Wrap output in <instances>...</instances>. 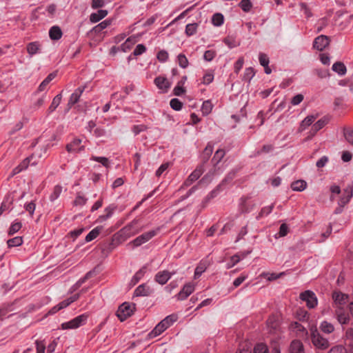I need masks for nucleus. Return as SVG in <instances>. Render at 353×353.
I'll return each instance as SVG.
<instances>
[{
    "instance_id": "nucleus-16",
    "label": "nucleus",
    "mask_w": 353,
    "mask_h": 353,
    "mask_svg": "<svg viewBox=\"0 0 353 353\" xmlns=\"http://www.w3.org/2000/svg\"><path fill=\"white\" fill-rule=\"evenodd\" d=\"M171 275L168 271L159 272L155 276V281L161 285H164L170 279Z\"/></svg>"
},
{
    "instance_id": "nucleus-56",
    "label": "nucleus",
    "mask_w": 353,
    "mask_h": 353,
    "mask_svg": "<svg viewBox=\"0 0 353 353\" xmlns=\"http://www.w3.org/2000/svg\"><path fill=\"white\" fill-rule=\"evenodd\" d=\"M260 64L262 66H267L269 64V58L265 53H260L259 57Z\"/></svg>"
},
{
    "instance_id": "nucleus-3",
    "label": "nucleus",
    "mask_w": 353,
    "mask_h": 353,
    "mask_svg": "<svg viewBox=\"0 0 353 353\" xmlns=\"http://www.w3.org/2000/svg\"><path fill=\"white\" fill-rule=\"evenodd\" d=\"M132 314V309L128 302H124L120 305L116 312L117 316L121 322L125 321Z\"/></svg>"
},
{
    "instance_id": "nucleus-26",
    "label": "nucleus",
    "mask_w": 353,
    "mask_h": 353,
    "mask_svg": "<svg viewBox=\"0 0 353 353\" xmlns=\"http://www.w3.org/2000/svg\"><path fill=\"white\" fill-rule=\"evenodd\" d=\"M307 183L303 180H297L291 184V188L294 191H303L306 188Z\"/></svg>"
},
{
    "instance_id": "nucleus-53",
    "label": "nucleus",
    "mask_w": 353,
    "mask_h": 353,
    "mask_svg": "<svg viewBox=\"0 0 353 353\" xmlns=\"http://www.w3.org/2000/svg\"><path fill=\"white\" fill-rule=\"evenodd\" d=\"M168 57L169 55L168 52L163 50H160L157 54V59L161 62L166 61L168 59Z\"/></svg>"
},
{
    "instance_id": "nucleus-27",
    "label": "nucleus",
    "mask_w": 353,
    "mask_h": 353,
    "mask_svg": "<svg viewBox=\"0 0 353 353\" xmlns=\"http://www.w3.org/2000/svg\"><path fill=\"white\" fill-rule=\"evenodd\" d=\"M332 70L339 75H344L346 73V67L342 62H336L332 65Z\"/></svg>"
},
{
    "instance_id": "nucleus-9",
    "label": "nucleus",
    "mask_w": 353,
    "mask_h": 353,
    "mask_svg": "<svg viewBox=\"0 0 353 353\" xmlns=\"http://www.w3.org/2000/svg\"><path fill=\"white\" fill-rule=\"evenodd\" d=\"M204 172V168L203 165H199L188 176L183 183V185L188 187L190 186L193 182L196 181Z\"/></svg>"
},
{
    "instance_id": "nucleus-21",
    "label": "nucleus",
    "mask_w": 353,
    "mask_h": 353,
    "mask_svg": "<svg viewBox=\"0 0 353 353\" xmlns=\"http://www.w3.org/2000/svg\"><path fill=\"white\" fill-rule=\"evenodd\" d=\"M303 351V345L301 341L294 340L290 344V353H301Z\"/></svg>"
},
{
    "instance_id": "nucleus-30",
    "label": "nucleus",
    "mask_w": 353,
    "mask_h": 353,
    "mask_svg": "<svg viewBox=\"0 0 353 353\" xmlns=\"http://www.w3.org/2000/svg\"><path fill=\"white\" fill-rule=\"evenodd\" d=\"M62 96L61 94H59L55 96L52 101L51 105L48 108V113H51L56 110L61 101Z\"/></svg>"
},
{
    "instance_id": "nucleus-59",
    "label": "nucleus",
    "mask_w": 353,
    "mask_h": 353,
    "mask_svg": "<svg viewBox=\"0 0 353 353\" xmlns=\"http://www.w3.org/2000/svg\"><path fill=\"white\" fill-rule=\"evenodd\" d=\"M35 344L37 347V353H45L46 344L43 343V341H36Z\"/></svg>"
},
{
    "instance_id": "nucleus-60",
    "label": "nucleus",
    "mask_w": 353,
    "mask_h": 353,
    "mask_svg": "<svg viewBox=\"0 0 353 353\" xmlns=\"http://www.w3.org/2000/svg\"><path fill=\"white\" fill-rule=\"evenodd\" d=\"M273 150V145L270 144L264 145L261 150H258L256 153V155H260L262 153H268Z\"/></svg>"
},
{
    "instance_id": "nucleus-31",
    "label": "nucleus",
    "mask_w": 353,
    "mask_h": 353,
    "mask_svg": "<svg viewBox=\"0 0 353 353\" xmlns=\"http://www.w3.org/2000/svg\"><path fill=\"white\" fill-rule=\"evenodd\" d=\"M23 243V238L21 236H15L8 240L7 244L9 248L17 247Z\"/></svg>"
},
{
    "instance_id": "nucleus-18",
    "label": "nucleus",
    "mask_w": 353,
    "mask_h": 353,
    "mask_svg": "<svg viewBox=\"0 0 353 353\" xmlns=\"http://www.w3.org/2000/svg\"><path fill=\"white\" fill-rule=\"evenodd\" d=\"M154 83L161 90H163L165 92L170 88V84L168 79L163 77H157L154 79Z\"/></svg>"
},
{
    "instance_id": "nucleus-58",
    "label": "nucleus",
    "mask_w": 353,
    "mask_h": 353,
    "mask_svg": "<svg viewBox=\"0 0 353 353\" xmlns=\"http://www.w3.org/2000/svg\"><path fill=\"white\" fill-rule=\"evenodd\" d=\"M36 208V204L34 201L28 203L25 205V209L30 216H32Z\"/></svg>"
},
{
    "instance_id": "nucleus-38",
    "label": "nucleus",
    "mask_w": 353,
    "mask_h": 353,
    "mask_svg": "<svg viewBox=\"0 0 353 353\" xmlns=\"http://www.w3.org/2000/svg\"><path fill=\"white\" fill-rule=\"evenodd\" d=\"M62 192V187L59 185H56L54 188L52 193L50 196V200L51 201H55L60 196Z\"/></svg>"
},
{
    "instance_id": "nucleus-57",
    "label": "nucleus",
    "mask_w": 353,
    "mask_h": 353,
    "mask_svg": "<svg viewBox=\"0 0 353 353\" xmlns=\"http://www.w3.org/2000/svg\"><path fill=\"white\" fill-rule=\"evenodd\" d=\"M216 52L212 50H209L205 52L203 58L207 61H211L215 57Z\"/></svg>"
},
{
    "instance_id": "nucleus-17",
    "label": "nucleus",
    "mask_w": 353,
    "mask_h": 353,
    "mask_svg": "<svg viewBox=\"0 0 353 353\" xmlns=\"http://www.w3.org/2000/svg\"><path fill=\"white\" fill-rule=\"evenodd\" d=\"M168 327L162 322H159L155 327L148 334V336L150 339L154 338L156 336H159L162 332H163Z\"/></svg>"
},
{
    "instance_id": "nucleus-48",
    "label": "nucleus",
    "mask_w": 353,
    "mask_h": 353,
    "mask_svg": "<svg viewBox=\"0 0 353 353\" xmlns=\"http://www.w3.org/2000/svg\"><path fill=\"white\" fill-rule=\"evenodd\" d=\"M178 63L179 66H181L183 68H185L188 65V60L187 57L183 54H179L178 57Z\"/></svg>"
},
{
    "instance_id": "nucleus-42",
    "label": "nucleus",
    "mask_w": 353,
    "mask_h": 353,
    "mask_svg": "<svg viewBox=\"0 0 353 353\" xmlns=\"http://www.w3.org/2000/svg\"><path fill=\"white\" fill-rule=\"evenodd\" d=\"M22 227L21 222H14L8 230V235L11 236L17 232Z\"/></svg>"
},
{
    "instance_id": "nucleus-34",
    "label": "nucleus",
    "mask_w": 353,
    "mask_h": 353,
    "mask_svg": "<svg viewBox=\"0 0 353 353\" xmlns=\"http://www.w3.org/2000/svg\"><path fill=\"white\" fill-rule=\"evenodd\" d=\"M213 152V146L211 143H208L203 152V159L206 162Z\"/></svg>"
},
{
    "instance_id": "nucleus-1",
    "label": "nucleus",
    "mask_w": 353,
    "mask_h": 353,
    "mask_svg": "<svg viewBox=\"0 0 353 353\" xmlns=\"http://www.w3.org/2000/svg\"><path fill=\"white\" fill-rule=\"evenodd\" d=\"M310 332L312 343L316 347L322 350L328 347V341L320 335L315 326L311 327Z\"/></svg>"
},
{
    "instance_id": "nucleus-43",
    "label": "nucleus",
    "mask_w": 353,
    "mask_h": 353,
    "mask_svg": "<svg viewBox=\"0 0 353 353\" xmlns=\"http://www.w3.org/2000/svg\"><path fill=\"white\" fill-rule=\"evenodd\" d=\"M198 27L197 23H189L185 27V33L188 36H192L196 32V29Z\"/></svg>"
},
{
    "instance_id": "nucleus-63",
    "label": "nucleus",
    "mask_w": 353,
    "mask_h": 353,
    "mask_svg": "<svg viewBox=\"0 0 353 353\" xmlns=\"http://www.w3.org/2000/svg\"><path fill=\"white\" fill-rule=\"evenodd\" d=\"M304 97L301 94H298L295 95L291 100V103L293 105H299L303 100Z\"/></svg>"
},
{
    "instance_id": "nucleus-22",
    "label": "nucleus",
    "mask_w": 353,
    "mask_h": 353,
    "mask_svg": "<svg viewBox=\"0 0 353 353\" xmlns=\"http://www.w3.org/2000/svg\"><path fill=\"white\" fill-rule=\"evenodd\" d=\"M209 263L208 261H201L195 269L194 278L197 279L198 277H199L201 275V274L205 271Z\"/></svg>"
},
{
    "instance_id": "nucleus-5",
    "label": "nucleus",
    "mask_w": 353,
    "mask_h": 353,
    "mask_svg": "<svg viewBox=\"0 0 353 353\" xmlns=\"http://www.w3.org/2000/svg\"><path fill=\"white\" fill-rule=\"evenodd\" d=\"M300 299L306 302L307 306L314 308L317 305V298L315 294L310 290L305 291L300 294Z\"/></svg>"
},
{
    "instance_id": "nucleus-23",
    "label": "nucleus",
    "mask_w": 353,
    "mask_h": 353,
    "mask_svg": "<svg viewBox=\"0 0 353 353\" xmlns=\"http://www.w3.org/2000/svg\"><path fill=\"white\" fill-rule=\"evenodd\" d=\"M40 47L41 45L38 41L30 42L27 45V52L32 56L39 52Z\"/></svg>"
},
{
    "instance_id": "nucleus-25",
    "label": "nucleus",
    "mask_w": 353,
    "mask_h": 353,
    "mask_svg": "<svg viewBox=\"0 0 353 353\" xmlns=\"http://www.w3.org/2000/svg\"><path fill=\"white\" fill-rule=\"evenodd\" d=\"M79 297V294H74L73 296L69 297L68 299L60 302L57 305L60 310H62L68 305H70L72 303L76 301Z\"/></svg>"
},
{
    "instance_id": "nucleus-11",
    "label": "nucleus",
    "mask_w": 353,
    "mask_h": 353,
    "mask_svg": "<svg viewBox=\"0 0 353 353\" xmlns=\"http://www.w3.org/2000/svg\"><path fill=\"white\" fill-rule=\"evenodd\" d=\"M330 43V39L325 35H321L314 39L313 46L315 49L322 51Z\"/></svg>"
},
{
    "instance_id": "nucleus-45",
    "label": "nucleus",
    "mask_w": 353,
    "mask_h": 353,
    "mask_svg": "<svg viewBox=\"0 0 353 353\" xmlns=\"http://www.w3.org/2000/svg\"><path fill=\"white\" fill-rule=\"evenodd\" d=\"M212 23L216 26H219L223 23V16L220 13H216L212 16Z\"/></svg>"
},
{
    "instance_id": "nucleus-49",
    "label": "nucleus",
    "mask_w": 353,
    "mask_h": 353,
    "mask_svg": "<svg viewBox=\"0 0 353 353\" xmlns=\"http://www.w3.org/2000/svg\"><path fill=\"white\" fill-rule=\"evenodd\" d=\"M171 108L175 110H180L183 103L178 99H172L170 102Z\"/></svg>"
},
{
    "instance_id": "nucleus-54",
    "label": "nucleus",
    "mask_w": 353,
    "mask_h": 353,
    "mask_svg": "<svg viewBox=\"0 0 353 353\" xmlns=\"http://www.w3.org/2000/svg\"><path fill=\"white\" fill-rule=\"evenodd\" d=\"M327 123V120L325 118L319 119L317 122H316L313 126L314 127L316 130H320L322 129Z\"/></svg>"
},
{
    "instance_id": "nucleus-7",
    "label": "nucleus",
    "mask_w": 353,
    "mask_h": 353,
    "mask_svg": "<svg viewBox=\"0 0 353 353\" xmlns=\"http://www.w3.org/2000/svg\"><path fill=\"white\" fill-rule=\"evenodd\" d=\"M267 325L270 333L275 334L276 337L279 336V319L278 316H270L267 321Z\"/></svg>"
},
{
    "instance_id": "nucleus-40",
    "label": "nucleus",
    "mask_w": 353,
    "mask_h": 353,
    "mask_svg": "<svg viewBox=\"0 0 353 353\" xmlns=\"http://www.w3.org/2000/svg\"><path fill=\"white\" fill-rule=\"evenodd\" d=\"M274 204L263 208L261 212H259V215L256 216V219H260L263 216L268 215L270 213L272 212Z\"/></svg>"
},
{
    "instance_id": "nucleus-14",
    "label": "nucleus",
    "mask_w": 353,
    "mask_h": 353,
    "mask_svg": "<svg viewBox=\"0 0 353 353\" xmlns=\"http://www.w3.org/2000/svg\"><path fill=\"white\" fill-rule=\"evenodd\" d=\"M152 289L146 283L139 285L134 291V296H146L152 293Z\"/></svg>"
},
{
    "instance_id": "nucleus-32",
    "label": "nucleus",
    "mask_w": 353,
    "mask_h": 353,
    "mask_svg": "<svg viewBox=\"0 0 353 353\" xmlns=\"http://www.w3.org/2000/svg\"><path fill=\"white\" fill-rule=\"evenodd\" d=\"M101 228H96L91 230L85 236V241L90 242L96 239L100 234Z\"/></svg>"
},
{
    "instance_id": "nucleus-39",
    "label": "nucleus",
    "mask_w": 353,
    "mask_h": 353,
    "mask_svg": "<svg viewBox=\"0 0 353 353\" xmlns=\"http://www.w3.org/2000/svg\"><path fill=\"white\" fill-rule=\"evenodd\" d=\"M252 348V344L250 341H245L240 344L239 353H243V352L251 353Z\"/></svg>"
},
{
    "instance_id": "nucleus-24",
    "label": "nucleus",
    "mask_w": 353,
    "mask_h": 353,
    "mask_svg": "<svg viewBox=\"0 0 353 353\" xmlns=\"http://www.w3.org/2000/svg\"><path fill=\"white\" fill-rule=\"evenodd\" d=\"M316 119V116L309 115L305 117L301 123L299 130L303 131L307 127L310 126Z\"/></svg>"
},
{
    "instance_id": "nucleus-8",
    "label": "nucleus",
    "mask_w": 353,
    "mask_h": 353,
    "mask_svg": "<svg viewBox=\"0 0 353 353\" xmlns=\"http://www.w3.org/2000/svg\"><path fill=\"white\" fill-rule=\"evenodd\" d=\"M85 85L79 87L77 88L74 92L71 94L68 103L67 104V111L70 110L72 105L76 104L80 99L82 93L85 90Z\"/></svg>"
},
{
    "instance_id": "nucleus-62",
    "label": "nucleus",
    "mask_w": 353,
    "mask_h": 353,
    "mask_svg": "<svg viewBox=\"0 0 353 353\" xmlns=\"http://www.w3.org/2000/svg\"><path fill=\"white\" fill-rule=\"evenodd\" d=\"M214 79V74L212 72H207L203 77V83L204 84H209L212 82Z\"/></svg>"
},
{
    "instance_id": "nucleus-20",
    "label": "nucleus",
    "mask_w": 353,
    "mask_h": 353,
    "mask_svg": "<svg viewBox=\"0 0 353 353\" xmlns=\"http://www.w3.org/2000/svg\"><path fill=\"white\" fill-rule=\"evenodd\" d=\"M62 34L61 29L57 26H52L49 30V36L52 40L60 39Z\"/></svg>"
},
{
    "instance_id": "nucleus-35",
    "label": "nucleus",
    "mask_w": 353,
    "mask_h": 353,
    "mask_svg": "<svg viewBox=\"0 0 353 353\" xmlns=\"http://www.w3.org/2000/svg\"><path fill=\"white\" fill-rule=\"evenodd\" d=\"M253 353H268V348L263 343H259L254 347Z\"/></svg>"
},
{
    "instance_id": "nucleus-13",
    "label": "nucleus",
    "mask_w": 353,
    "mask_h": 353,
    "mask_svg": "<svg viewBox=\"0 0 353 353\" xmlns=\"http://www.w3.org/2000/svg\"><path fill=\"white\" fill-rule=\"evenodd\" d=\"M155 235L156 232L154 230L142 234L141 235L139 236L135 239H134V246H139L142 245L143 243L149 241Z\"/></svg>"
},
{
    "instance_id": "nucleus-61",
    "label": "nucleus",
    "mask_w": 353,
    "mask_h": 353,
    "mask_svg": "<svg viewBox=\"0 0 353 353\" xmlns=\"http://www.w3.org/2000/svg\"><path fill=\"white\" fill-rule=\"evenodd\" d=\"M146 50V48L143 44H139L134 50V55H141Z\"/></svg>"
},
{
    "instance_id": "nucleus-51",
    "label": "nucleus",
    "mask_w": 353,
    "mask_h": 353,
    "mask_svg": "<svg viewBox=\"0 0 353 353\" xmlns=\"http://www.w3.org/2000/svg\"><path fill=\"white\" fill-rule=\"evenodd\" d=\"M254 76V70L252 68L245 69L243 74V79L250 81V79Z\"/></svg>"
},
{
    "instance_id": "nucleus-50",
    "label": "nucleus",
    "mask_w": 353,
    "mask_h": 353,
    "mask_svg": "<svg viewBox=\"0 0 353 353\" xmlns=\"http://www.w3.org/2000/svg\"><path fill=\"white\" fill-rule=\"evenodd\" d=\"M86 201H87V199L85 196L78 194L77 196V197L75 198V199L73 202V204L75 206H78V205L82 206L85 204Z\"/></svg>"
},
{
    "instance_id": "nucleus-47",
    "label": "nucleus",
    "mask_w": 353,
    "mask_h": 353,
    "mask_svg": "<svg viewBox=\"0 0 353 353\" xmlns=\"http://www.w3.org/2000/svg\"><path fill=\"white\" fill-rule=\"evenodd\" d=\"M212 109V105L210 101H205L203 102L202 107H201V111L203 114H208Z\"/></svg>"
},
{
    "instance_id": "nucleus-6",
    "label": "nucleus",
    "mask_w": 353,
    "mask_h": 353,
    "mask_svg": "<svg viewBox=\"0 0 353 353\" xmlns=\"http://www.w3.org/2000/svg\"><path fill=\"white\" fill-rule=\"evenodd\" d=\"M332 299L336 308H342L348 302L349 296L342 293L340 291H334L332 293Z\"/></svg>"
},
{
    "instance_id": "nucleus-4",
    "label": "nucleus",
    "mask_w": 353,
    "mask_h": 353,
    "mask_svg": "<svg viewBox=\"0 0 353 353\" xmlns=\"http://www.w3.org/2000/svg\"><path fill=\"white\" fill-rule=\"evenodd\" d=\"M132 49V37H128L124 43H123L121 46L117 47L113 46L110 49V54L112 55H115L117 52H121L124 53H128Z\"/></svg>"
},
{
    "instance_id": "nucleus-64",
    "label": "nucleus",
    "mask_w": 353,
    "mask_h": 353,
    "mask_svg": "<svg viewBox=\"0 0 353 353\" xmlns=\"http://www.w3.org/2000/svg\"><path fill=\"white\" fill-rule=\"evenodd\" d=\"M105 5L104 0H92L91 6L93 9H97L103 7Z\"/></svg>"
},
{
    "instance_id": "nucleus-19",
    "label": "nucleus",
    "mask_w": 353,
    "mask_h": 353,
    "mask_svg": "<svg viewBox=\"0 0 353 353\" xmlns=\"http://www.w3.org/2000/svg\"><path fill=\"white\" fill-rule=\"evenodd\" d=\"M108 10H99L97 12L92 13L90 16V21L92 23H97L108 15Z\"/></svg>"
},
{
    "instance_id": "nucleus-28",
    "label": "nucleus",
    "mask_w": 353,
    "mask_h": 353,
    "mask_svg": "<svg viewBox=\"0 0 353 353\" xmlns=\"http://www.w3.org/2000/svg\"><path fill=\"white\" fill-rule=\"evenodd\" d=\"M112 23V21L110 19L104 20L98 25L95 26L92 31L95 33H99L101 32L103 29L108 27Z\"/></svg>"
},
{
    "instance_id": "nucleus-37",
    "label": "nucleus",
    "mask_w": 353,
    "mask_h": 353,
    "mask_svg": "<svg viewBox=\"0 0 353 353\" xmlns=\"http://www.w3.org/2000/svg\"><path fill=\"white\" fill-rule=\"evenodd\" d=\"M220 186H218L216 189L211 191L207 196L204 199L203 201V207L206 205V204L213 198H214L219 193Z\"/></svg>"
},
{
    "instance_id": "nucleus-29",
    "label": "nucleus",
    "mask_w": 353,
    "mask_h": 353,
    "mask_svg": "<svg viewBox=\"0 0 353 353\" xmlns=\"http://www.w3.org/2000/svg\"><path fill=\"white\" fill-rule=\"evenodd\" d=\"M320 329L325 334H330L334 330V325L326 321H324L321 323Z\"/></svg>"
},
{
    "instance_id": "nucleus-46",
    "label": "nucleus",
    "mask_w": 353,
    "mask_h": 353,
    "mask_svg": "<svg viewBox=\"0 0 353 353\" xmlns=\"http://www.w3.org/2000/svg\"><path fill=\"white\" fill-rule=\"evenodd\" d=\"M114 209H115V208L112 207V206H109V207L106 208L105 209V214L100 216L99 217V219L101 221H103L106 220L107 219H108L109 217H110L112 216Z\"/></svg>"
},
{
    "instance_id": "nucleus-41",
    "label": "nucleus",
    "mask_w": 353,
    "mask_h": 353,
    "mask_svg": "<svg viewBox=\"0 0 353 353\" xmlns=\"http://www.w3.org/2000/svg\"><path fill=\"white\" fill-rule=\"evenodd\" d=\"M147 271V266H143L138 272L134 275V285L137 283L145 274Z\"/></svg>"
},
{
    "instance_id": "nucleus-33",
    "label": "nucleus",
    "mask_w": 353,
    "mask_h": 353,
    "mask_svg": "<svg viewBox=\"0 0 353 353\" xmlns=\"http://www.w3.org/2000/svg\"><path fill=\"white\" fill-rule=\"evenodd\" d=\"M177 315L172 314L168 316H166L164 319H163L161 321L165 325V326L170 327L175 321H177Z\"/></svg>"
},
{
    "instance_id": "nucleus-12",
    "label": "nucleus",
    "mask_w": 353,
    "mask_h": 353,
    "mask_svg": "<svg viewBox=\"0 0 353 353\" xmlns=\"http://www.w3.org/2000/svg\"><path fill=\"white\" fill-rule=\"evenodd\" d=\"M81 139L77 138L74 139L72 142L66 145V150L68 152H79L84 150L85 146L81 145Z\"/></svg>"
},
{
    "instance_id": "nucleus-10",
    "label": "nucleus",
    "mask_w": 353,
    "mask_h": 353,
    "mask_svg": "<svg viewBox=\"0 0 353 353\" xmlns=\"http://www.w3.org/2000/svg\"><path fill=\"white\" fill-rule=\"evenodd\" d=\"M353 195V183L349 184L343 190V195L340 198L338 204L345 205L350 200Z\"/></svg>"
},
{
    "instance_id": "nucleus-36",
    "label": "nucleus",
    "mask_w": 353,
    "mask_h": 353,
    "mask_svg": "<svg viewBox=\"0 0 353 353\" xmlns=\"http://www.w3.org/2000/svg\"><path fill=\"white\" fill-rule=\"evenodd\" d=\"M90 159L101 163L104 167L107 168L110 166L109 160L106 157L92 156Z\"/></svg>"
},
{
    "instance_id": "nucleus-15",
    "label": "nucleus",
    "mask_w": 353,
    "mask_h": 353,
    "mask_svg": "<svg viewBox=\"0 0 353 353\" xmlns=\"http://www.w3.org/2000/svg\"><path fill=\"white\" fill-rule=\"evenodd\" d=\"M335 316L339 323L342 325L347 324L350 320L349 315L346 314L342 308L336 309Z\"/></svg>"
},
{
    "instance_id": "nucleus-55",
    "label": "nucleus",
    "mask_w": 353,
    "mask_h": 353,
    "mask_svg": "<svg viewBox=\"0 0 353 353\" xmlns=\"http://www.w3.org/2000/svg\"><path fill=\"white\" fill-rule=\"evenodd\" d=\"M240 6L245 12H248L252 8V3L250 0H241Z\"/></svg>"
},
{
    "instance_id": "nucleus-52",
    "label": "nucleus",
    "mask_w": 353,
    "mask_h": 353,
    "mask_svg": "<svg viewBox=\"0 0 353 353\" xmlns=\"http://www.w3.org/2000/svg\"><path fill=\"white\" fill-rule=\"evenodd\" d=\"M344 136L345 139L352 145H353V130L352 129H345L344 130Z\"/></svg>"
},
{
    "instance_id": "nucleus-44",
    "label": "nucleus",
    "mask_w": 353,
    "mask_h": 353,
    "mask_svg": "<svg viewBox=\"0 0 353 353\" xmlns=\"http://www.w3.org/2000/svg\"><path fill=\"white\" fill-rule=\"evenodd\" d=\"M224 155H225V152L223 150H218L215 152V154L212 159V161L214 163V165H216L223 158Z\"/></svg>"
},
{
    "instance_id": "nucleus-2",
    "label": "nucleus",
    "mask_w": 353,
    "mask_h": 353,
    "mask_svg": "<svg viewBox=\"0 0 353 353\" xmlns=\"http://www.w3.org/2000/svg\"><path fill=\"white\" fill-rule=\"evenodd\" d=\"M88 315L86 314H81L71 321L61 324V327L63 330L76 329L84 324L87 321Z\"/></svg>"
}]
</instances>
